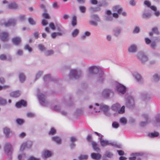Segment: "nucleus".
<instances>
[{
	"mask_svg": "<svg viewBox=\"0 0 160 160\" xmlns=\"http://www.w3.org/2000/svg\"><path fill=\"white\" fill-rule=\"evenodd\" d=\"M26 147L27 148H30L32 145V142L31 141H28L25 142Z\"/></svg>",
	"mask_w": 160,
	"mask_h": 160,
	"instance_id": "nucleus-46",
	"label": "nucleus"
},
{
	"mask_svg": "<svg viewBox=\"0 0 160 160\" xmlns=\"http://www.w3.org/2000/svg\"><path fill=\"white\" fill-rule=\"evenodd\" d=\"M9 34L7 32H3L0 34V38L3 42H6L9 39Z\"/></svg>",
	"mask_w": 160,
	"mask_h": 160,
	"instance_id": "nucleus-14",
	"label": "nucleus"
},
{
	"mask_svg": "<svg viewBox=\"0 0 160 160\" xmlns=\"http://www.w3.org/2000/svg\"><path fill=\"white\" fill-rule=\"evenodd\" d=\"M137 58L142 63H144L148 60V58L145 53L142 51L138 52L137 55Z\"/></svg>",
	"mask_w": 160,
	"mask_h": 160,
	"instance_id": "nucleus-5",
	"label": "nucleus"
},
{
	"mask_svg": "<svg viewBox=\"0 0 160 160\" xmlns=\"http://www.w3.org/2000/svg\"><path fill=\"white\" fill-rule=\"evenodd\" d=\"M24 49L28 50L29 52H31L32 51V49L28 45H26L24 48Z\"/></svg>",
	"mask_w": 160,
	"mask_h": 160,
	"instance_id": "nucleus-54",
	"label": "nucleus"
},
{
	"mask_svg": "<svg viewBox=\"0 0 160 160\" xmlns=\"http://www.w3.org/2000/svg\"><path fill=\"white\" fill-rule=\"evenodd\" d=\"M97 22H96L95 21H94L93 20H91L89 21V23L92 25L95 26H97L98 25Z\"/></svg>",
	"mask_w": 160,
	"mask_h": 160,
	"instance_id": "nucleus-58",
	"label": "nucleus"
},
{
	"mask_svg": "<svg viewBox=\"0 0 160 160\" xmlns=\"http://www.w3.org/2000/svg\"><path fill=\"white\" fill-rule=\"evenodd\" d=\"M25 148H27L26 147V145L25 142L23 143L21 145L20 148V150L21 151H22L24 150Z\"/></svg>",
	"mask_w": 160,
	"mask_h": 160,
	"instance_id": "nucleus-62",
	"label": "nucleus"
},
{
	"mask_svg": "<svg viewBox=\"0 0 160 160\" xmlns=\"http://www.w3.org/2000/svg\"><path fill=\"white\" fill-rule=\"evenodd\" d=\"M121 106L118 103L114 104L112 107V109L114 111H118L120 108Z\"/></svg>",
	"mask_w": 160,
	"mask_h": 160,
	"instance_id": "nucleus-30",
	"label": "nucleus"
},
{
	"mask_svg": "<svg viewBox=\"0 0 160 160\" xmlns=\"http://www.w3.org/2000/svg\"><path fill=\"white\" fill-rule=\"evenodd\" d=\"M16 122L18 124L21 125L24 123V121L23 119L18 118L16 119Z\"/></svg>",
	"mask_w": 160,
	"mask_h": 160,
	"instance_id": "nucleus-50",
	"label": "nucleus"
},
{
	"mask_svg": "<svg viewBox=\"0 0 160 160\" xmlns=\"http://www.w3.org/2000/svg\"><path fill=\"white\" fill-rule=\"evenodd\" d=\"M26 102L24 100H22L17 102L16 104V106L18 108L22 106H26Z\"/></svg>",
	"mask_w": 160,
	"mask_h": 160,
	"instance_id": "nucleus-25",
	"label": "nucleus"
},
{
	"mask_svg": "<svg viewBox=\"0 0 160 160\" xmlns=\"http://www.w3.org/2000/svg\"><path fill=\"white\" fill-rule=\"evenodd\" d=\"M112 91L110 89H106L103 90L102 93V96L105 98H108L110 96L111 93H112Z\"/></svg>",
	"mask_w": 160,
	"mask_h": 160,
	"instance_id": "nucleus-16",
	"label": "nucleus"
},
{
	"mask_svg": "<svg viewBox=\"0 0 160 160\" xmlns=\"http://www.w3.org/2000/svg\"><path fill=\"white\" fill-rule=\"evenodd\" d=\"M56 29L57 30L59 31L57 32L58 33H60V35L62 36L66 33V31L63 27L60 24L56 23H55Z\"/></svg>",
	"mask_w": 160,
	"mask_h": 160,
	"instance_id": "nucleus-9",
	"label": "nucleus"
},
{
	"mask_svg": "<svg viewBox=\"0 0 160 160\" xmlns=\"http://www.w3.org/2000/svg\"><path fill=\"white\" fill-rule=\"evenodd\" d=\"M99 140L100 142L101 146L102 147H104L107 145H110L118 148H121V145L117 143L116 142L109 141L107 140H104L102 138L99 137Z\"/></svg>",
	"mask_w": 160,
	"mask_h": 160,
	"instance_id": "nucleus-1",
	"label": "nucleus"
},
{
	"mask_svg": "<svg viewBox=\"0 0 160 160\" xmlns=\"http://www.w3.org/2000/svg\"><path fill=\"white\" fill-rule=\"evenodd\" d=\"M113 11L114 12H117L118 13L120 14L122 10V9L120 7V6L117 5L114 6L113 8Z\"/></svg>",
	"mask_w": 160,
	"mask_h": 160,
	"instance_id": "nucleus-22",
	"label": "nucleus"
},
{
	"mask_svg": "<svg viewBox=\"0 0 160 160\" xmlns=\"http://www.w3.org/2000/svg\"><path fill=\"white\" fill-rule=\"evenodd\" d=\"M153 79L156 81H158L160 79V75L158 74H155L153 76Z\"/></svg>",
	"mask_w": 160,
	"mask_h": 160,
	"instance_id": "nucleus-42",
	"label": "nucleus"
},
{
	"mask_svg": "<svg viewBox=\"0 0 160 160\" xmlns=\"http://www.w3.org/2000/svg\"><path fill=\"white\" fill-rule=\"evenodd\" d=\"M16 20L14 19H11L9 20L7 22L4 23V24L5 27H8L11 25H14L16 23Z\"/></svg>",
	"mask_w": 160,
	"mask_h": 160,
	"instance_id": "nucleus-17",
	"label": "nucleus"
},
{
	"mask_svg": "<svg viewBox=\"0 0 160 160\" xmlns=\"http://www.w3.org/2000/svg\"><path fill=\"white\" fill-rule=\"evenodd\" d=\"M122 28L119 27H116L113 30V35L116 37H118L121 34L122 32Z\"/></svg>",
	"mask_w": 160,
	"mask_h": 160,
	"instance_id": "nucleus-12",
	"label": "nucleus"
},
{
	"mask_svg": "<svg viewBox=\"0 0 160 160\" xmlns=\"http://www.w3.org/2000/svg\"><path fill=\"white\" fill-rule=\"evenodd\" d=\"M43 155L45 158H47L51 156L52 153L50 151L48 150H46L43 152Z\"/></svg>",
	"mask_w": 160,
	"mask_h": 160,
	"instance_id": "nucleus-31",
	"label": "nucleus"
},
{
	"mask_svg": "<svg viewBox=\"0 0 160 160\" xmlns=\"http://www.w3.org/2000/svg\"><path fill=\"white\" fill-rule=\"evenodd\" d=\"M42 74V72L40 71L37 73L36 76V78L35 79V81H36L41 76Z\"/></svg>",
	"mask_w": 160,
	"mask_h": 160,
	"instance_id": "nucleus-55",
	"label": "nucleus"
},
{
	"mask_svg": "<svg viewBox=\"0 0 160 160\" xmlns=\"http://www.w3.org/2000/svg\"><path fill=\"white\" fill-rule=\"evenodd\" d=\"M7 104L6 99L2 97H0V106H5Z\"/></svg>",
	"mask_w": 160,
	"mask_h": 160,
	"instance_id": "nucleus-29",
	"label": "nucleus"
},
{
	"mask_svg": "<svg viewBox=\"0 0 160 160\" xmlns=\"http://www.w3.org/2000/svg\"><path fill=\"white\" fill-rule=\"evenodd\" d=\"M91 157L94 159L98 160L101 158V155L99 153H92L91 154Z\"/></svg>",
	"mask_w": 160,
	"mask_h": 160,
	"instance_id": "nucleus-24",
	"label": "nucleus"
},
{
	"mask_svg": "<svg viewBox=\"0 0 160 160\" xmlns=\"http://www.w3.org/2000/svg\"><path fill=\"white\" fill-rule=\"evenodd\" d=\"M21 38L19 37H15L12 39V43L16 45H18L21 42Z\"/></svg>",
	"mask_w": 160,
	"mask_h": 160,
	"instance_id": "nucleus-19",
	"label": "nucleus"
},
{
	"mask_svg": "<svg viewBox=\"0 0 160 160\" xmlns=\"http://www.w3.org/2000/svg\"><path fill=\"white\" fill-rule=\"evenodd\" d=\"M4 150L5 152L8 155H10L11 154L12 149V146L9 143H7L5 145Z\"/></svg>",
	"mask_w": 160,
	"mask_h": 160,
	"instance_id": "nucleus-8",
	"label": "nucleus"
},
{
	"mask_svg": "<svg viewBox=\"0 0 160 160\" xmlns=\"http://www.w3.org/2000/svg\"><path fill=\"white\" fill-rule=\"evenodd\" d=\"M151 14L149 12H144L142 13V17L143 18L145 19H148L151 17Z\"/></svg>",
	"mask_w": 160,
	"mask_h": 160,
	"instance_id": "nucleus-27",
	"label": "nucleus"
},
{
	"mask_svg": "<svg viewBox=\"0 0 160 160\" xmlns=\"http://www.w3.org/2000/svg\"><path fill=\"white\" fill-rule=\"evenodd\" d=\"M96 105L99 108L97 110H95L96 112H100L101 110H102L104 112H108V106L102 104L99 105L98 103H96Z\"/></svg>",
	"mask_w": 160,
	"mask_h": 160,
	"instance_id": "nucleus-10",
	"label": "nucleus"
},
{
	"mask_svg": "<svg viewBox=\"0 0 160 160\" xmlns=\"http://www.w3.org/2000/svg\"><path fill=\"white\" fill-rule=\"evenodd\" d=\"M133 75L135 78L137 82L139 84H142L144 82L143 79L141 76L137 72H134Z\"/></svg>",
	"mask_w": 160,
	"mask_h": 160,
	"instance_id": "nucleus-11",
	"label": "nucleus"
},
{
	"mask_svg": "<svg viewBox=\"0 0 160 160\" xmlns=\"http://www.w3.org/2000/svg\"><path fill=\"white\" fill-rule=\"evenodd\" d=\"M138 48L137 45L132 44L129 46L128 48V52L129 53H133L137 52Z\"/></svg>",
	"mask_w": 160,
	"mask_h": 160,
	"instance_id": "nucleus-13",
	"label": "nucleus"
},
{
	"mask_svg": "<svg viewBox=\"0 0 160 160\" xmlns=\"http://www.w3.org/2000/svg\"><path fill=\"white\" fill-rule=\"evenodd\" d=\"M88 158V156L87 155H81L79 157L80 160H87Z\"/></svg>",
	"mask_w": 160,
	"mask_h": 160,
	"instance_id": "nucleus-48",
	"label": "nucleus"
},
{
	"mask_svg": "<svg viewBox=\"0 0 160 160\" xmlns=\"http://www.w3.org/2000/svg\"><path fill=\"white\" fill-rule=\"evenodd\" d=\"M56 132L55 129L54 128H52L49 132L48 134L49 135H54L55 133Z\"/></svg>",
	"mask_w": 160,
	"mask_h": 160,
	"instance_id": "nucleus-57",
	"label": "nucleus"
},
{
	"mask_svg": "<svg viewBox=\"0 0 160 160\" xmlns=\"http://www.w3.org/2000/svg\"><path fill=\"white\" fill-rule=\"evenodd\" d=\"M79 32V30L77 29H75L72 32V36L73 37H76L78 34Z\"/></svg>",
	"mask_w": 160,
	"mask_h": 160,
	"instance_id": "nucleus-39",
	"label": "nucleus"
},
{
	"mask_svg": "<svg viewBox=\"0 0 160 160\" xmlns=\"http://www.w3.org/2000/svg\"><path fill=\"white\" fill-rule=\"evenodd\" d=\"M38 47L39 50L41 51H43L46 49L45 47L42 44H38Z\"/></svg>",
	"mask_w": 160,
	"mask_h": 160,
	"instance_id": "nucleus-51",
	"label": "nucleus"
},
{
	"mask_svg": "<svg viewBox=\"0 0 160 160\" xmlns=\"http://www.w3.org/2000/svg\"><path fill=\"white\" fill-rule=\"evenodd\" d=\"M81 75L82 72L80 70L72 69L70 71L69 78L70 79H78L81 76Z\"/></svg>",
	"mask_w": 160,
	"mask_h": 160,
	"instance_id": "nucleus-3",
	"label": "nucleus"
},
{
	"mask_svg": "<svg viewBox=\"0 0 160 160\" xmlns=\"http://www.w3.org/2000/svg\"><path fill=\"white\" fill-rule=\"evenodd\" d=\"M112 126L113 128H117L119 127V125L117 122H114L112 123Z\"/></svg>",
	"mask_w": 160,
	"mask_h": 160,
	"instance_id": "nucleus-56",
	"label": "nucleus"
},
{
	"mask_svg": "<svg viewBox=\"0 0 160 160\" xmlns=\"http://www.w3.org/2000/svg\"><path fill=\"white\" fill-rule=\"evenodd\" d=\"M20 95V93L19 91H15L10 93V95L11 97L14 98H17Z\"/></svg>",
	"mask_w": 160,
	"mask_h": 160,
	"instance_id": "nucleus-28",
	"label": "nucleus"
},
{
	"mask_svg": "<svg viewBox=\"0 0 160 160\" xmlns=\"http://www.w3.org/2000/svg\"><path fill=\"white\" fill-rule=\"evenodd\" d=\"M126 105L127 107L130 109H132L134 107V101L132 97L129 96L127 99Z\"/></svg>",
	"mask_w": 160,
	"mask_h": 160,
	"instance_id": "nucleus-6",
	"label": "nucleus"
},
{
	"mask_svg": "<svg viewBox=\"0 0 160 160\" xmlns=\"http://www.w3.org/2000/svg\"><path fill=\"white\" fill-rule=\"evenodd\" d=\"M116 89L119 93L122 94H124L126 91V87L124 85L120 83H118L116 85Z\"/></svg>",
	"mask_w": 160,
	"mask_h": 160,
	"instance_id": "nucleus-7",
	"label": "nucleus"
},
{
	"mask_svg": "<svg viewBox=\"0 0 160 160\" xmlns=\"http://www.w3.org/2000/svg\"><path fill=\"white\" fill-rule=\"evenodd\" d=\"M43 80L45 82H50L54 81L53 79L52 78L51 75L49 74L44 76L43 78Z\"/></svg>",
	"mask_w": 160,
	"mask_h": 160,
	"instance_id": "nucleus-23",
	"label": "nucleus"
},
{
	"mask_svg": "<svg viewBox=\"0 0 160 160\" xmlns=\"http://www.w3.org/2000/svg\"><path fill=\"white\" fill-rule=\"evenodd\" d=\"M120 122L123 124H125L127 123V120L125 118H122L120 119Z\"/></svg>",
	"mask_w": 160,
	"mask_h": 160,
	"instance_id": "nucleus-60",
	"label": "nucleus"
},
{
	"mask_svg": "<svg viewBox=\"0 0 160 160\" xmlns=\"http://www.w3.org/2000/svg\"><path fill=\"white\" fill-rule=\"evenodd\" d=\"M91 17L96 22H98L100 21V19L98 15H92L91 16Z\"/></svg>",
	"mask_w": 160,
	"mask_h": 160,
	"instance_id": "nucleus-35",
	"label": "nucleus"
},
{
	"mask_svg": "<svg viewBox=\"0 0 160 160\" xmlns=\"http://www.w3.org/2000/svg\"><path fill=\"white\" fill-rule=\"evenodd\" d=\"M79 10L82 13H85L86 11V8L85 7L83 6H80L79 7Z\"/></svg>",
	"mask_w": 160,
	"mask_h": 160,
	"instance_id": "nucleus-45",
	"label": "nucleus"
},
{
	"mask_svg": "<svg viewBox=\"0 0 160 160\" xmlns=\"http://www.w3.org/2000/svg\"><path fill=\"white\" fill-rule=\"evenodd\" d=\"M10 132V129L7 127L5 128H3V132L6 137H7L8 136Z\"/></svg>",
	"mask_w": 160,
	"mask_h": 160,
	"instance_id": "nucleus-38",
	"label": "nucleus"
},
{
	"mask_svg": "<svg viewBox=\"0 0 160 160\" xmlns=\"http://www.w3.org/2000/svg\"><path fill=\"white\" fill-rule=\"evenodd\" d=\"M19 80L21 82H23L25 81V76L23 73H20L19 75Z\"/></svg>",
	"mask_w": 160,
	"mask_h": 160,
	"instance_id": "nucleus-33",
	"label": "nucleus"
},
{
	"mask_svg": "<svg viewBox=\"0 0 160 160\" xmlns=\"http://www.w3.org/2000/svg\"><path fill=\"white\" fill-rule=\"evenodd\" d=\"M20 20L21 21H23L25 19V16L23 15H21L19 17Z\"/></svg>",
	"mask_w": 160,
	"mask_h": 160,
	"instance_id": "nucleus-64",
	"label": "nucleus"
},
{
	"mask_svg": "<svg viewBox=\"0 0 160 160\" xmlns=\"http://www.w3.org/2000/svg\"><path fill=\"white\" fill-rule=\"evenodd\" d=\"M17 5L15 3H12L8 5V8L10 9H15L17 8Z\"/></svg>",
	"mask_w": 160,
	"mask_h": 160,
	"instance_id": "nucleus-40",
	"label": "nucleus"
},
{
	"mask_svg": "<svg viewBox=\"0 0 160 160\" xmlns=\"http://www.w3.org/2000/svg\"><path fill=\"white\" fill-rule=\"evenodd\" d=\"M143 117L145 119L146 121L145 122H142L140 123V125L141 126L143 127L146 125L147 124L148 122V116L147 114H143Z\"/></svg>",
	"mask_w": 160,
	"mask_h": 160,
	"instance_id": "nucleus-18",
	"label": "nucleus"
},
{
	"mask_svg": "<svg viewBox=\"0 0 160 160\" xmlns=\"http://www.w3.org/2000/svg\"><path fill=\"white\" fill-rule=\"evenodd\" d=\"M52 141L55 142L57 144H60L61 142V139L59 137L54 136L52 137L51 139Z\"/></svg>",
	"mask_w": 160,
	"mask_h": 160,
	"instance_id": "nucleus-21",
	"label": "nucleus"
},
{
	"mask_svg": "<svg viewBox=\"0 0 160 160\" xmlns=\"http://www.w3.org/2000/svg\"><path fill=\"white\" fill-rule=\"evenodd\" d=\"M140 31V28L139 27H136L133 30V33H138Z\"/></svg>",
	"mask_w": 160,
	"mask_h": 160,
	"instance_id": "nucleus-52",
	"label": "nucleus"
},
{
	"mask_svg": "<svg viewBox=\"0 0 160 160\" xmlns=\"http://www.w3.org/2000/svg\"><path fill=\"white\" fill-rule=\"evenodd\" d=\"M77 24V17L75 16H73L72 20V25L74 27Z\"/></svg>",
	"mask_w": 160,
	"mask_h": 160,
	"instance_id": "nucleus-36",
	"label": "nucleus"
},
{
	"mask_svg": "<svg viewBox=\"0 0 160 160\" xmlns=\"http://www.w3.org/2000/svg\"><path fill=\"white\" fill-rule=\"evenodd\" d=\"M105 79V76L103 72L98 75L97 82L98 83H102L104 82Z\"/></svg>",
	"mask_w": 160,
	"mask_h": 160,
	"instance_id": "nucleus-15",
	"label": "nucleus"
},
{
	"mask_svg": "<svg viewBox=\"0 0 160 160\" xmlns=\"http://www.w3.org/2000/svg\"><path fill=\"white\" fill-rule=\"evenodd\" d=\"M105 155L106 157L109 158H111L113 155V154L109 151H107L106 152Z\"/></svg>",
	"mask_w": 160,
	"mask_h": 160,
	"instance_id": "nucleus-49",
	"label": "nucleus"
},
{
	"mask_svg": "<svg viewBox=\"0 0 160 160\" xmlns=\"http://www.w3.org/2000/svg\"><path fill=\"white\" fill-rule=\"evenodd\" d=\"M143 155L142 153H132L131 154V157H129V160H135L136 159V157L138 156H141Z\"/></svg>",
	"mask_w": 160,
	"mask_h": 160,
	"instance_id": "nucleus-20",
	"label": "nucleus"
},
{
	"mask_svg": "<svg viewBox=\"0 0 160 160\" xmlns=\"http://www.w3.org/2000/svg\"><path fill=\"white\" fill-rule=\"evenodd\" d=\"M88 70L90 74H98V75L103 72L101 68L96 66H93L89 67L88 68Z\"/></svg>",
	"mask_w": 160,
	"mask_h": 160,
	"instance_id": "nucleus-4",
	"label": "nucleus"
},
{
	"mask_svg": "<svg viewBox=\"0 0 160 160\" xmlns=\"http://www.w3.org/2000/svg\"><path fill=\"white\" fill-rule=\"evenodd\" d=\"M92 146L93 149L95 151L98 152L100 150L99 147L98 146L97 143L94 142H92Z\"/></svg>",
	"mask_w": 160,
	"mask_h": 160,
	"instance_id": "nucleus-26",
	"label": "nucleus"
},
{
	"mask_svg": "<svg viewBox=\"0 0 160 160\" xmlns=\"http://www.w3.org/2000/svg\"><path fill=\"white\" fill-rule=\"evenodd\" d=\"M39 89H37V91L38 93L37 96L39 102L41 105L44 106H46L48 104V102L46 100L45 96L42 93H40L39 92Z\"/></svg>",
	"mask_w": 160,
	"mask_h": 160,
	"instance_id": "nucleus-2",
	"label": "nucleus"
},
{
	"mask_svg": "<svg viewBox=\"0 0 160 160\" xmlns=\"http://www.w3.org/2000/svg\"><path fill=\"white\" fill-rule=\"evenodd\" d=\"M156 122L157 123H160V114H158L155 117Z\"/></svg>",
	"mask_w": 160,
	"mask_h": 160,
	"instance_id": "nucleus-53",
	"label": "nucleus"
},
{
	"mask_svg": "<svg viewBox=\"0 0 160 160\" xmlns=\"http://www.w3.org/2000/svg\"><path fill=\"white\" fill-rule=\"evenodd\" d=\"M54 53V52L53 50H50L45 52L44 54L46 56H48L52 55Z\"/></svg>",
	"mask_w": 160,
	"mask_h": 160,
	"instance_id": "nucleus-32",
	"label": "nucleus"
},
{
	"mask_svg": "<svg viewBox=\"0 0 160 160\" xmlns=\"http://www.w3.org/2000/svg\"><path fill=\"white\" fill-rule=\"evenodd\" d=\"M105 20L107 21H111L113 19V18L111 15H108L105 16Z\"/></svg>",
	"mask_w": 160,
	"mask_h": 160,
	"instance_id": "nucleus-59",
	"label": "nucleus"
},
{
	"mask_svg": "<svg viewBox=\"0 0 160 160\" xmlns=\"http://www.w3.org/2000/svg\"><path fill=\"white\" fill-rule=\"evenodd\" d=\"M28 21L29 24L32 25H35L36 24V22L32 18H28Z\"/></svg>",
	"mask_w": 160,
	"mask_h": 160,
	"instance_id": "nucleus-41",
	"label": "nucleus"
},
{
	"mask_svg": "<svg viewBox=\"0 0 160 160\" xmlns=\"http://www.w3.org/2000/svg\"><path fill=\"white\" fill-rule=\"evenodd\" d=\"M141 96L142 98L144 100L147 99L149 98V97L148 93L145 92L141 93Z\"/></svg>",
	"mask_w": 160,
	"mask_h": 160,
	"instance_id": "nucleus-37",
	"label": "nucleus"
},
{
	"mask_svg": "<svg viewBox=\"0 0 160 160\" xmlns=\"http://www.w3.org/2000/svg\"><path fill=\"white\" fill-rule=\"evenodd\" d=\"M60 35V33H58L57 32H54L51 34V36L52 38L54 39L57 36H61Z\"/></svg>",
	"mask_w": 160,
	"mask_h": 160,
	"instance_id": "nucleus-43",
	"label": "nucleus"
},
{
	"mask_svg": "<svg viewBox=\"0 0 160 160\" xmlns=\"http://www.w3.org/2000/svg\"><path fill=\"white\" fill-rule=\"evenodd\" d=\"M125 106H122L121 108L118 109V113H123L125 112Z\"/></svg>",
	"mask_w": 160,
	"mask_h": 160,
	"instance_id": "nucleus-47",
	"label": "nucleus"
},
{
	"mask_svg": "<svg viewBox=\"0 0 160 160\" xmlns=\"http://www.w3.org/2000/svg\"><path fill=\"white\" fill-rule=\"evenodd\" d=\"M159 135V133L157 132H154L151 133H149L148 134V136L150 138H154L157 137Z\"/></svg>",
	"mask_w": 160,
	"mask_h": 160,
	"instance_id": "nucleus-34",
	"label": "nucleus"
},
{
	"mask_svg": "<svg viewBox=\"0 0 160 160\" xmlns=\"http://www.w3.org/2000/svg\"><path fill=\"white\" fill-rule=\"evenodd\" d=\"M152 31L153 32L157 34H159V32L158 31V29L157 28H152Z\"/></svg>",
	"mask_w": 160,
	"mask_h": 160,
	"instance_id": "nucleus-61",
	"label": "nucleus"
},
{
	"mask_svg": "<svg viewBox=\"0 0 160 160\" xmlns=\"http://www.w3.org/2000/svg\"><path fill=\"white\" fill-rule=\"evenodd\" d=\"M100 9L98 8H94L92 7H91L89 8V10L90 12H97L99 11Z\"/></svg>",
	"mask_w": 160,
	"mask_h": 160,
	"instance_id": "nucleus-44",
	"label": "nucleus"
},
{
	"mask_svg": "<svg viewBox=\"0 0 160 160\" xmlns=\"http://www.w3.org/2000/svg\"><path fill=\"white\" fill-rule=\"evenodd\" d=\"M49 27L52 30H55L56 28V25L52 22L50 23Z\"/></svg>",
	"mask_w": 160,
	"mask_h": 160,
	"instance_id": "nucleus-63",
	"label": "nucleus"
}]
</instances>
